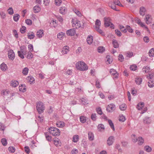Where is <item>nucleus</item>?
Here are the masks:
<instances>
[{"instance_id": "38", "label": "nucleus", "mask_w": 154, "mask_h": 154, "mask_svg": "<svg viewBox=\"0 0 154 154\" xmlns=\"http://www.w3.org/2000/svg\"><path fill=\"white\" fill-rule=\"evenodd\" d=\"M81 103L85 105L88 103V101L87 99L83 98L81 100Z\"/></svg>"}, {"instance_id": "35", "label": "nucleus", "mask_w": 154, "mask_h": 154, "mask_svg": "<svg viewBox=\"0 0 154 154\" xmlns=\"http://www.w3.org/2000/svg\"><path fill=\"white\" fill-rule=\"evenodd\" d=\"M108 5L112 9L116 11H117L116 9V6L115 5L114 3H112V2H109L108 3Z\"/></svg>"}, {"instance_id": "34", "label": "nucleus", "mask_w": 154, "mask_h": 154, "mask_svg": "<svg viewBox=\"0 0 154 154\" xmlns=\"http://www.w3.org/2000/svg\"><path fill=\"white\" fill-rule=\"evenodd\" d=\"M126 108V106L125 104H122L119 106V109L122 111L125 110Z\"/></svg>"}, {"instance_id": "21", "label": "nucleus", "mask_w": 154, "mask_h": 154, "mask_svg": "<svg viewBox=\"0 0 154 154\" xmlns=\"http://www.w3.org/2000/svg\"><path fill=\"white\" fill-rule=\"evenodd\" d=\"M87 41L88 44H91L93 42V37L92 36H88L87 39Z\"/></svg>"}, {"instance_id": "11", "label": "nucleus", "mask_w": 154, "mask_h": 154, "mask_svg": "<svg viewBox=\"0 0 154 154\" xmlns=\"http://www.w3.org/2000/svg\"><path fill=\"white\" fill-rule=\"evenodd\" d=\"M113 139L114 137L113 136H110L109 137L107 140V144L108 145L110 146L112 144Z\"/></svg>"}, {"instance_id": "37", "label": "nucleus", "mask_w": 154, "mask_h": 154, "mask_svg": "<svg viewBox=\"0 0 154 154\" xmlns=\"http://www.w3.org/2000/svg\"><path fill=\"white\" fill-rule=\"evenodd\" d=\"M80 120L81 122L83 123L85 122L86 121V117L83 116H81L80 117Z\"/></svg>"}, {"instance_id": "6", "label": "nucleus", "mask_w": 154, "mask_h": 154, "mask_svg": "<svg viewBox=\"0 0 154 154\" xmlns=\"http://www.w3.org/2000/svg\"><path fill=\"white\" fill-rule=\"evenodd\" d=\"M144 20L147 24H150L152 21L151 16L149 14L146 15L145 16V18L144 19Z\"/></svg>"}, {"instance_id": "33", "label": "nucleus", "mask_w": 154, "mask_h": 154, "mask_svg": "<svg viewBox=\"0 0 154 154\" xmlns=\"http://www.w3.org/2000/svg\"><path fill=\"white\" fill-rule=\"evenodd\" d=\"M20 16L19 14H15L14 16L13 19L14 21H17L19 19Z\"/></svg>"}, {"instance_id": "57", "label": "nucleus", "mask_w": 154, "mask_h": 154, "mask_svg": "<svg viewBox=\"0 0 154 154\" xmlns=\"http://www.w3.org/2000/svg\"><path fill=\"white\" fill-rule=\"evenodd\" d=\"M97 113L100 115H101L103 114L101 108L100 107H98L97 109Z\"/></svg>"}, {"instance_id": "58", "label": "nucleus", "mask_w": 154, "mask_h": 154, "mask_svg": "<svg viewBox=\"0 0 154 154\" xmlns=\"http://www.w3.org/2000/svg\"><path fill=\"white\" fill-rule=\"evenodd\" d=\"M25 47L24 46H21L20 47V52L22 53L24 55L26 54V52H24V51L23 49H24Z\"/></svg>"}, {"instance_id": "29", "label": "nucleus", "mask_w": 154, "mask_h": 154, "mask_svg": "<svg viewBox=\"0 0 154 154\" xmlns=\"http://www.w3.org/2000/svg\"><path fill=\"white\" fill-rule=\"evenodd\" d=\"M142 79L141 78L137 77L135 78V81L136 83L138 85L140 84L142 82Z\"/></svg>"}, {"instance_id": "61", "label": "nucleus", "mask_w": 154, "mask_h": 154, "mask_svg": "<svg viewBox=\"0 0 154 154\" xmlns=\"http://www.w3.org/2000/svg\"><path fill=\"white\" fill-rule=\"evenodd\" d=\"M26 27L25 26H22V28L20 29V32L21 33L23 34L25 32Z\"/></svg>"}, {"instance_id": "43", "label": "nucleus", "mask_w": 154, "mask_h": 154, "mask_svg": "<svg viewBox=\"0 0 154 154\" xmlns=\"http://www.w3.org/2000/svg\"><path fill=\"white\" fill-rule=\"evenodd\" d=\"M56 125L57 127H63L64 126V123L62 122H57L56 124Z\"/></svg>"}, {"instance_id": "18", "label": "nucleus", "mask_w": 154, "mask_h": 154, "mask_svg": "<svg viewBox=\"0 0 154 154\" xmlns=\"http://www.w3.org/2000/svg\"><path fill=\"white\" fill-rule=\"evenodd\" d=\"M112 43L114 48H117L119 47V44L116 40L113 39L112 40Z\"/></svg>"}, {"instance_id": "49", "label": "nucleus", "mask_w": 154, "mask_h": 154, "mask_svg": "<svg viewBox=\"0 0 154 154\" xmlns=\"http://www.w3.org/2000/svg\"><path fill=\"white\" fill-rule=\"evenodd\" d=\"M8 150L11 152L14 153L15 151V149L14 147L10 146L8 148Z\"/></svg>"}, {"instance_id": "2", "label": "nucleus", "mask_w": 154, "mask_h": 154, "mask_svg": "<svg viewBox=\"0 0 154 154\" xmlns=\"http://www.w3.org/2000/svg\"><path fill=\"white\" fill-rule=\"evenodd\" d=\"M48 131L54 136H58L60 134L59 129L54 127H51L49 129Z\"/></svg>"}, {"instance_id": "17", "label": "nucleus", "mask_w": 154, "mask_h": 154, "mask_svg": "<svg viewBox=\"0 0 154 154\" xmlns=\"http://www.w3.org/2000/svg\"><path fill=\"white\" fill-rule=\"evenodd\" d=\"M0 68L3 71H5L8 68L7 66L5 63H3L1 64Z\"/></svg>"}, {"instance_id": "36", "label": "nucleus", "mask_w": 154, "mask_h": 154, "mask_svg": "<svg viewBox=\"0 0 154 154\" xmlns=\"http://www.w3.org/2000/svg\"><path fill=\"white\" fill-rule=\"evenodd\" d=\"M108 122L109 123V124L111 128L113 130V131L115 130V128L114 127V125L112 123V121L111 120H108Z\"/></svg>"}, {"instance_id": "10", "label": "nucleus", "mask_w": 154, "mask_h": 154, "mask_svg": "<svg viewBox=\"0 0 154 154\" xmlns=\"http://www.w3.org/2000/svg\"><path fill=\"white\" fill-rule=\"evenodd\" d=\"M146 12V9L144 7H141L140 8L139 13L142 16H144Z\"/></svg>"}, {"instance_id": "63", "label": "nucleus", "mask_w": 154, "mask_h": 154, "mask_svg": "<svg viewBox=\"0 0 154 154\" xmlns=\"http://www.w3.org/2000/svg\"><path fill=\"white\" fill-rule=\"evenodd\" d=\"M96 114L95 113L92 114L91 116V119L93 121H95L96 120Z\"/></svg>"}, {"instance_id": "3", "label": "nucleus", "mask_w": 154, "mask_h": 154, "mask_svg": "<svg viewBox=\"0 0 154 154\" xmlns=\"http://www.w3.org/2000/svg\"><path fill=\"white\" fill-rule=\"evenodd\" d=\"M36 109L39 113L43 112L44 110V106L43 103L41 102H38L37 103Z\"/></svg>"}, {"instance_id": "9", "label": "nucleus", "mask_w": 154, "mask_h": 154, "mask_svg": "<svg viewBox=\"0 0 154 154\" xmlns=\"http://www.w3.org/2000/svg\"><path fill=\"white\" fill-rule=\"evenodd\" d=\"M110 72L111 75L115 76V77L116 78H118V76L119 75V74L114 69H112L110 70Z\"/></svg>"}, {"instance_id": "27", "label": "nucleus", "mask_w": 154, "mask_h": 154, "mask_svg": "<svg viewBox=\"0 0 154 154\" xmlns=\"http://www.w3.org/2000/svg\"><path fill=\"white\" fill-rule=\"evenodd\" d=\"M119 26L120 29L122 32L125 33L127 32V30L126 29V28H125L124 26L120 25H119Z\"/></svg>"}, {"instance_id": "22", "label": "nucleus", "mask_w": 154, "mask_h": 154, "mask_svg": "<svg viewBox=\"0 0 154 154\" xmlns=\"http://www.w3.org/2000/svg\"><path fill=\"white\" fill-rule=\"evenodd\" d=\"M65 33L62 32H60L57 35V38L60 39H61L62 38L65 37Z\"/></svg>"}, {"instance_id": "14", "label": "nucleus", "mask_w": 154, "mask_h": 154, "mask_svg": "<svg viewBox=\"0 0 154 154\" xmlns=\"http://www.w3.org/2000/svg\"><path fill=\"white\" fill-rule=\"evenodd\" d=\"M33 10L35 13H37L41 10V8L38 5H37L33 7Z\"/></svg>"}, {"instance_id": "20", "label": "nucleus", "mask_w": 154, "mask_h": 154, "mask_svg": "<svg viewBox=\"0 0 154 154\" xmlns=\"http://www.w3.org/2000/svg\"><path fill=\"white\" fill-rule=\"evenodd\" d=\"M44 134L46 140L49 142L51 141L52 140L51 137V136L49 135L48 133L47 132H45Z\"/></svg>"}, {"instance_id": "54", "label": "nucleus", "mask_w": 154, "mask_h": 154, "mask_svg": "<svg viewBox=\"0 0 154 154\" xmlns=\"http://www.w3.org/2000/svg\"><path fill=\"white\" fill-rule=\"evenodd\" d=\"M17 53L18 56L21 58L22 59H24V54H23L22 53H21L20 51H17Z\"/></svg>"}, {"instance_id": "59", "label": "nucleus", "mask_w": 154, "mask_h": 154, "mask_svg": "<svg viewBox=\"0 0 154 154\" xmlns=\"http://www.w3.org/2000/svg\"><path fill=\"white\" fill-rule=\"evenodd\" d=\"M8 13L10 14H12L14 13L13 10L12 8H10L8 10Z\"/></svg>"}, {"instance_id": "8", "label": "nucleus", "mask_w": 154, "mask_h": 154, "mask_svg": "<svg viewBox=\"0 0 154 154\" xmlns=\"http://www.w3.org/2000/svg\"><path fill=\"white\" fill-rule=\"evenodd\" d=\"M67 35L69 36L74 35L75 33V31L74 29H71L68 30L66 32Z\"/></svg>"}, {"instance_id": "19", "label": "nucleus", "mask_w": 154, "mask_h": 154, "mask_svg": "<svg viewBox=\"0 0 154 154\" xmlns=\"http://www.w3.org/2000/svg\"><path fill=\"white\" fill-rule=\"evenodd\" d=\"M97 128L99 131H102L104 130V125L102 124H99L97 127Z\"/></svg>"}, {"instance_id": "46", "label": "nucleus", "mask_w": 154, "mask_h": 154, "mask_svg": "<svg viewBox=\"0 0 154 154\" xmlns=\"http://www.w3.org/2000/svg\"><path fill=\"white\" fill-rule=\"evenodd\" d=\"M96 30L99 32L100 34H101L102 35H104V32L100 28V27H95Z\"/></svg>"}, {"instance_id": "40", "label": "nucleus", "mask_w": 154, "mask_h": 154, "mask_svg": "<svg viewBox=\"0 0 154 154\" xmlns=\"http://www.w3.org/2000/svg\"><path fill=\"white\" fill-rule=\"evenodd\" d=\"M1 142L3 146H5L7 145V141L6 138H2L1 139Z\"/></svg>"}, {"instance_id": "1", "label": "nucleus", "mask_w": 154, "mask_h": 154, "mask_svg": "<svg viewBox=\"0 0 154 154\" xmlns=\"http://www.w3.org/2000/svg\"><path fill=\"white\" fill-rule=\"evenodd\" d=\"M75 67L77 69L80 71H85L88 69L87 65L83 62L79 61L77 63Z\"/></svg>"}, {"instance_id": "52", "label": "nucleus", "mask_w": 154, "mask_h": 154, "mask_svg": "<svg viewBox=\"0 0 154 154\" xmlns=\"http://www.w3.org/2000/svg\"><path fill=\"white\" fill-rule=\"evenodd\" d=\"M105 50V49L103 47H99L98 48V52L99 53H102Z\"/></svg>"}, {"instance_id": "5", "label": "nucleus", "mask_w": 154, "mask_h": 154, "mask_svg": "<svg viewBox=\"0 0 154 154\" xmlns=\"http://www.w3.org/2000/svg\"><path fill=\"white\" fill-rule=\"evenodd\" d=\"M115 105L112 103L110 104L107 107L106 110L109 112H112L115 109Z\"/></svg>"}, {"instance_id": "64", "label": "nucleus", "mask_w": 154, "mask_h": 154, "mask_svg": "<svg viewBox=\"0 0 154 154\" xmlns=\"http://www.w3.org/2000/svg\"><path fill=\"white\" fill-rule=\"evenodd\" d=\"M137 68V66L135 65H132L130 67V69L131 70L135 71Z\"/></svg>"}, {"instance_id": "15", "label": "nucleus", "mask_w": 154, "mask_h": 154, "mask_svg": "<svg viewBox=\"0 0 154 154\" xmlns=\"http://www.w3.org/2000/svg\"><path fill=\"white\" fill-rule=\"evenodd\" d=\"M69 51V47L67 46H65L62 49V51L64 54H66Z\"/></svg>"}, {"instance_id": "47", "label": "nucleus", "mask_w": 154, "mask_h": 154, "mask_svg": "<svg viewBox=\"0 0 154 154\" xmlns=\"http://www.w3.org/2000/svg\"><path fill=\"white\" fill-rule=\"evenodd\" d=\"M145 150L148 152H150L152 150V148L148 146H146L144 147Z\"/></svg>"}, {"instance_id": "25", "label": "nucleus", "mask_w": 154, "mask_h": 154, "mask_svg": "<svg viewBox=\"0 0 154 154\" xmlns=\"http://www.w3.org/2000/svg\"><path fill=\"white\" fill-rule=\"evenodd\" d=\"M27 36L28 38L32 39L34 38L35 36L33 32H32L28 33Z\"/></svg>"}, {"instance_id": "26", "label": "nucleus", "mask_w": 154, "mask_h": 154, "mask_svg": "<svg viewBox=\"0 0 154 154\" xmlns=\"http://www.w3.org/2000/svg\"><path fill=\"white\" fill-rule=\"evenodd\" d=\"M88 139L92 141L94 140V136L93 133L91 132L88 133Z\"/></svg>"}, {"instance_id": "28", "label": "nucleus", "mask_w": 154, "mask_h": 154, "mask_svg": "<svg viewBox=\"0 0 154 154\" xmlns=\"http://www.w3.org/2000/svg\"><path fill=\"white\" fill-rule=\"evenodd\" d=\"M19 84L18 82L16 80L12 81L11 82V85L14 87L17 86Z\"/></svg>"}, {"instance_id": "53", "label": "nucleus", "mask_w": 154, "mask_h": 154, "mask_svg": "<svg viewBox=\"0 0 154 154\" xmlns=\"http://www.w3.org/2000/svg\"><path fill=\"white\" fill-rule=\"evenodd\" d=\"M150 69L149 67L148 66H146L145 68H143V71L145 72V73L148 72Z\"/></svg>"}, {"instance_id": "4", "label": "nucleus", "mask_w": 154, "mask_h": 154, "mask_svg": "<svg viewBox=\"0 0 154 154\" xmlns=\"http://www.w3.org/2000/svg\"><path fill=\"white\" fill-rule=\"evenodd\" d=\"M104 26L105 27H108L110 26L112 28L114 26V25L110 22V19L109 17H105L104 18Z\"/></svg>"}, {"instance_id": "48", "label": "nucleus", "mask_w": 154, "mask_h": 154, "mask_svg": "<svg viewBox=\"0 0 154 154\" xmlns=\"http://www.w3.org/2000/svg\"><path fill=\"white\" fill-rule=\"evenodd\" d=\"M125 120V118L122 115L120 116L119 121L122 122H124Z\"/></svg>"}, {"instance_id": "44", "label": "nucleus", "mask_w": 154, "mask_h": 154, "mask_svg": "<svg viewBox=\"0 0 154 154\" xmlns=\"http://www.w3.org/2000/svg\"><path fill=\"white\" fill-rule=\"evenodd\" d=\"M153 81L152 80H150L148 83V85L150 88L154 86V83H153Z\"/></svg>"}, {"instance_id": "55", "label": "nucleus", "mask_w": 154, "mask_h": 154, "mask_svg": "<svg viewBox=\"0 0 154 154\" xmlns=\"http://www.w3.org/2000/svg\"><path fill=\"white\" fill-rule=\"evenodd\" d=\"M33 57V55L32 53L30 52H28V54L27 56V58L28 59H31Z\"/></svg>"}, {"instance_id": "32", "label": "nucleus", "mask_w": 154, "mask_h": 154, "mask_svg": "<svg viewBox=\"0 0 154 154\" xmlns=\"http://www.w3.org/2000/svg\"><path fill=\"white\" fill-rule=\"evenodd\" d=\"M149 55L150 57H153L154 56V49L152 48L149 52Z\"/></svg>"}, {"instance_id": "12", "label": "nucleus", "mask_w": 154, "mask_h": 154, "mask_svg": "<svg viewBox=\"0 0 154 154\" xmlns=\"http://www.w3.org/2000/svg\"><path fill=\"white\" fill-rule=\"evenodd\" d=\"M44 31L43 30L40 29L37 32L36 35L39 38L42 37L44 35Z\"/></svg>"}, {"instance_id": "60", "label": "nucleus", "mask_w": 154, "mask_h": 154, "mask_svg": "<svg viewBox=\"0 0 154 154\" xmlns=\"http://www.w3.org/2000/svg\"><path fill=\"white\" fill-rule=\"evenodd\" d=\"M28 48L30 52H32L33 51V46L32 45H28Z\"/></svg>"}, {"instance_id": "13", "label": "nucleus", "mask_w": 154, "mask_h": 154, "mask_svg": "<svg viewBox=\"0 0 154 154\" xmlns=\"http://www.w3.org/2000/svg\"><path fill=\"white\" fill-rule=\"evenodd\" d=\"M72 22L73 24V25H74L75 26L77 24V26L79 27L81 26L79 25V24H80V22L78 21L75 18L74 19H72Z\"/></svg>"}, {"instance_id": "45", "label": "nucleus", "mask_w": 154, "mask_h": 154, "mask_svg": "<svg viewBox=\"0 0 154 154\" xmlns=\"http://www.w3.org/2000/svg\"><path fill=\"white\" fill-rule=\"evenodd\" d=\"M19 90L20 91L23 92L26 91V89L24 86H23V85H22L21 86H19Z\"/></svg>"}, {"instance_id": "23", "label": "nucleus", "mask_w": 154, "mask_h": 154, "mask_svg": "<svg viewBox=\"0 0 154 154\" xmlns=\"http://www.w3.org/2000/svg\"><path fill=\"white\" fill-rule=\"evenodd\" d=\"M144 106V103L143 102L140 103L137 105L136 108L140 110Z\"/></svg>"}, {"instance_id": "24", "label": "nucleus", "mask_w": 154, "mask_h": 154, "mask_svg": "<svg viewBox=\"0 0 154 154\" xmlns=\"http://www.w3.org/2000/svg\"><path fill=\"white\" fill-rule=\"evenodd\" d=\"M143 123L144 124H150L151 122V119L149 117H145L143 119Z\"/></svg>"}, {"instance_id": "56", "label": "nucleus", "mask_w": 154, "mask_h": 154, "mask_svg": "<svg viewBox=\"0 0 154 154\" xmlns=\"http://www.w3.org/2000/svg\"><path fill=\"white\" fill-rule=\"evenodd\" d=\"M26 23L29 25H32V21L30 19H27L25 20Z\"/></svg>"}, {"instance_id": "62", "label": "nucleus", "mask_w": 154, "mask_h": 154, "mask_svg": "<svg viewBox=\"0 0 154 154\" xmlns=\"http://www.w3.org/2000/svg\"><path fill=\"white\" fill-rule=\"evenodd\" d=\"M116 33L119 36H121L122 35V33L118 29H116L115 30Z\"/></svg>"}, {"instance_id": "41", "label": "nucleus", "mask_w": 154, "mask_h": 154, "mask_svg": "<svg viewBox=\"0 0 154 154\" xmlns=\"http://www.w3.org/2000/svg\"><path fill=\"white\" fill-rule=\"evenodd\" d=\"M95 27H100L101 25L100 21L98 19H97L95 23Z\"/></svg>"}, {"instance_id": "39", "label": "nucleus", "mask_w": 154, "mask_h": 154, "mask_svg": "<svg viewBox=\"0 0 154 154\" xmlns=\"http://www.w3.org/2000/svg\"><path fill=\"white\" fill-rule=\"evenodd\" d=\"M53 141H54V144L56 146H58V145H60V141L58 139L55 138L54 139Z\"/></svg>"}, {"instance_id": "7", "label": "nucleus", "mask_w": 154, "mask_h": 154, "mask_svg": "<svg viewBox=\"0 0 154 154\" xmlns=\"http://www.w3.org/2000/svg\"><path fill=\"white\" fill-rule=\"evenodd\" d=\"M8 55L9 58L12 60H13L15 57V54L13 51L11 50L8 51Z\"/></svg>"}, {"instance_id": "42", "label": "nucleus", "mask_w": 154, "mask_h": 154, "mask_svg": "<svg viewBox=\"0 0 154 154\" xmlns=\"http://www.w3.org/2000/svg\"><path fill=\"white\" fill-rule=\"evenodd\" d=\"M29 69L27 67L24 68L22 71V73L24 75H26L28 72Z\"/></svg>"}, {"instance_id": "31", "label": "nucleus", "mask_w": 154, "mask_h": 154, "mask_svg": "<svg viewBox=\"0 0 154 154\" xmlns=\"http://www.w3.org/2000/svg\"><path fill=\"white\" fill-rule=\"evenodd\" d=\"M72 141L75 143H76L78 142L79 139V136L77 135H74L73 137Z\"/></svg>"}, {"instance_id": "16", "label": "nucleus", "mask_w": 154, "mask_h": 154, "mask_svg": "<svg viewBox=\"0 0 154 154\" xmlns=\"http://www.w3.org/2000/svg\"><path fill=\"white\" fill-rule=\"evenodd\" d=\"M66 12L67 9L66 8L64 7H61L59 10L60 13L62 14H64Z\"/></svg>"}, {"instance_id": "30", "label": "nucleus", "mask_w": 154, "mask_h": 154, "mask_svg": "<svg viewBox=\"0 0 154 154\" xmlns=\"http://www.w3.org/2000/svg\"><path fill=\"white\" fill-rule=\"evenodd\" d=\"M137 139L138 141V144L139 145H142L144 142L143 138L141 137H139Z\"/></svg>"}, {"instance_id": "51", "label": "nucleus", "mask_w": 154, "mask_h": 154, "mask_svg": "<svg viewBox=\"0 0 154 154\" xmlns=\"http://www.w3.org/2000/svg\"><path fill=\"white\" fill-rule=\"evenodd\" d=\"M113 2L115 5H116L119 6H122V5L121 4L120 1L118 0H114Z\"/></svg>"}, {"instance_id": "50", "label": "nucleus", "mask_w": 154, "mask_h": 154, "mask_svg": "<svg viewBox=\"0 0 154 154\" xmlns=\"http://www.w3.org/2000/svg\"><path fill=\"white\" fill-rule=\"evenodd\" d=\"M126 28L127 30L130 33H132L133 32V29L130 27L129 26L127 25L126 26Z\"/></svg>"}]
</instances>
